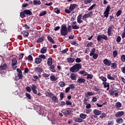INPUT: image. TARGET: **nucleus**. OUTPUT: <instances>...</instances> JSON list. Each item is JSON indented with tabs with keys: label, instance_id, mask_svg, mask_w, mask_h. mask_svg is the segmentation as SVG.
I'll return each instance as SVG.
<instances>
[{
	"label": "nucleus",
	"instance_id": "f257e3e1",
	"mask_svg": "<svg viewBox=\"0 0 125 125\" xmlns=\"http://www.w3.org/2000/svg\"><path fill=\"white\" fill-rule=\"evenodd\" d=\"M82 68V64L76 63L75 65L70 68V71L72 73H76L78 72Z\"/></svg>",
	"mask_w": 125,
	"mask_h": 125
},
{
	"label": "nucleus",
	"instance_id": "f03ea898",
	"mask_svg": "<svg viewBox=\"0 0 125 125\" xmlns=\"http://www.w3.org/2000/svg\"><path fill=\"white\" fill-rule=\"evenodd\" d=\"M68 29L66 27V24H62L61 30V34L62 36H65L68 34Z\"/></svg>",
	"mask_w": 125,
	"mask_h": 125
},
{
	"label": "nucleus",
	"instance_id": "7ed1b4c3",
	"mask_svg": "<svg viewBox=\"0 0 125 125\" xmlns=\"http://www.w3.org/2000/svg\"><path fill=\"white\" fill-rule=\"evenodd\" d=\"M93 11H91L88 13L84 14L83 17H82V20H83V21H86V19L92 17L93 16Z\"/></svg>",
	"mask_w": 125,
	"mask_h": 125
},
{
	"label": "nucleus",
	"instance_id": "20e7f679",
	"mask_svg": "<svg viewBox=\"0 0 125 125\" xmlns=\"http://www.w3.org/2000/svg\"><path fill=\"white\" fill-rule=\"evenodd\" d=\"M102 39L107 41L108 37L104 34H101V35H98V36H97V41H98V42L101 41Z\"/></svg>",
	"mask_w": 125,
	"mask_h": 125
},
{
	"label": "nucleus",
	"instance_id": "39448f33",
	"mask_svg": "<svg viewBox=\"0 0 125 125\" xmlns=\"http://www.w3.org/2000/svg\"><path fill=\"white\" fill-rule=\"evenodd\" d=\"M110 9L111 8L110 7V5H108L107 6H106V8H105V11H104V17H106V18H108Z\"/></svg>",
	"mask_w": 125,
	"mask_h": 125
},
{
	"label": "nucleus",
	"instance_id": "423d86ee",
	"mask_svg": "<svg viewBox=\"0 0 125 125\" xmlns=\"http://www.w3.org/2000/svg\"><path fill=\"white\" fill-rule=\"evenodd\" d=\"M118 92V89L114 87H113L112 89L108 90V92H109V94H110V95H113L115 92Z\"/></svg>",
	"mask_w": 125,
	"mask_h": 125
},
{
	"label": "nucleus",
	"instance_id": "0eeeda50",
	"mask_svg": "<svg viewBox=\"0 0 125 125\" xmlns=\"http://www.w3.org/2000/svg\"><path fill=\"white\" fill-rule=\"evenodd\" d=\"M34 71L36 72H38L39 74H41L43 72V69L41 67H37L34 68Z\"/></svg>",
	"mask_w": 125,
	"mask_h": 125
},
{
	"label": "nucleus",
	"instance_id": "6e6552de",
	"mask_svg": "<svg viewBox=\"0 0 125 125\" xmlns=\"http://www.w3.org/2000/svg\"><path fill=\"white\" fill-rule=\"evenodd\" d=\"M77 6H78V5L76 3L71 4L69 9L71 12H72V11H74V10L75 9V8L77 7Z\"/></svg>",
	"mask_w": 125,
	"mask_h": 125
},
{
	"label": "nucleus",
	"instance_id": "1a4fd4ad",
	"mask_svg": "<svg viewBox=\"0 0 125 125\" xmlns=\"http://www.w3.org/2000/svg\"><path fill=\"white\" fill-rule=\"evenodd\" d=\"M37 110H38V112L42 115H43L44 114V111L42 109L41 106H38L37 107Z\"/></svg>",
	"mask_w": 125,
	"mask_h": 125
},
{
	"label": "nucleus",
	"instance_id": "9d476101",
	"mask_svg": "<svg viewBox=\"0 0 125 125\" xmlns=\"http://www.w3.org/2000/svg\"><path fill=\"white\" fill-rule=\"evenodd\" d=\"M111 61H108L107 59H104V64L105 65L109 66L111 65Z\"/></svg>",
	"mask_w": 125,
	"mask_h": 125
},
{
	"label": "nucleus",
	"instance_id": "9b49d317",
	"mask_svg": "<svg viewBox=\"0 0 125 125\" xmlns=\"http://www.w3.org/2000/svg\"><path fill=\"white\" fill-rule=\"evenodd\" d=\"M93 90L94 91L97 92L98 93H101V90L99 86H94V87L93 88Z\"/></svg>",
	"mask_w": 125,
	"mask_h": 125
},
{
	"label": "nucleus",
	"instance_id": "f8f14e48",
	"mask_svg": "<svg viewBox=\"0 0 125 125\" xmlns=\"http://www.w3.org/2000/svg\"><path fill=\"white\" fill-rule=\"evenodd\" d=\"M124 114H125V113L124 111H119L116 113V114H115V117H120L122 116H123Z\"/></svg>",
	"mask_w": 125,
	"mask_h": 125
},
{
	"label": "nucleus",
	"instance_id": "ddd939ff",
	"mask_svg": "<svg viewBox=\"0 0 125 125\" xmlns=\"http://www.w3.org/2000/svg\"><path fill=\"white\" fill-rule=\"evenodd\" d=\"M45 95L46 97H48V98H52L55 95L54 94H53L52 92H46L45 93Z\"/></svg>",
	"mask_w": 125,
	"mask_h": 125
},
{
	"label": "nucleus",
	"instance_id": "4468645a",
	"mask_svg": "<svg viewBox=\"0 0 125 125\" xmlns=\"http://www.w3.org/2000/svg\"><path fill=\"white\" fill-rule=\"evenodd\" d=\"M101 112H102L101 111H100L98 109H95V110H93V113L97 116L100 115L101 114Z\"/></svg>",
	"mask_w": 125,
	"mask_h": 125
},
{
	"label": "nucleus",
	"instance_id": "2eb2a0df",
	"mask_svg": "<svg viewBox=\"0 0 125 125\" xmlns=\"http://www.w3.org/2000/svg\"><path fill=\"white\" fill-rule=\"evenodd\" d=\"M24 13L25 15H27L28 16H31L32 15V12L29 9H25L24 10Z\"/></svg>",
	"mask_w": 125,
	"mask_h": 125
},
{
	"label": "nucleus",
	"instance_id": "dca6fc26",
	"mask_svg": "<svg viewBox=\"0 0 125 125\" xmlns=\"http://www.w3.org/2000/svg\"><path fill=\"white\" fill-rule=\"evenodd\" d=\"M34 5H40L41 4V1L40 0H34L33 1Z\"/></svg>",
	"mask_w": 125,
	"mask_h": 125
},
{
	"label": "nucleus",
	"instance_id": "f3484780",
	"mask_svg": "<svg viewBox=\"0 0 125 125\" xmlns=\"http://www.w3.org/2000/svg\"><path fill=\"white\" fill-rule=\"evenodd\" d=\"M113 31V28L112 26H109L108 28H107V35L108 36H110L111 35V33Z\"/></svg>",
	"mask_w": 125,
	"mask_h": 125
},
{
	"label": "nucleus",
	"instance_id": "a211bd4d",
	"mask_svg": "<svg viewBox=\"0 0 125 125\" xmlns=\"http://www.w3.org/2000/svg\"><path fill=\"white\" fill-rule=\"evenodd\" d=\"M68 110L63 112L64 115H71L72 114L71 110L70 108H68Z\"/></svg>",
	"mask_w": 125,
	"mask_h": 125
},
{
	"label": "nucleus",
	"instance_id": "6ab92c4d",
	"mask_svg": "<svg viewBox=\"0 0 125 125\" xmlns=\"http://www.w3.org/2000/svg\"><path fill=\"white\" fill-rule=\"evenodd\" d=\"M47 63L48 66L52 65V63H53V59H52V58H51L50 57L49 59H48Z\"/></svg>",
	"mask_w": 125,
	"mask_h": 125
},
{
	"label": "nucleus",
	"instance_id": "aec40b11",
	"mask_svg": "<svg viewBox=\"0 0 125 125\" xmlns=\"http://www.w3.org/2000/svg\"><path fill=\"white\" fill-rule=\"evenodd\" d=\"M47 39L51 43H52V44L55 43V42L54 40H53L52 37H51V36H49V35L47 36Z\"/></svg>",
	"mask_w": 125,
	"mask_h": 125
},
{
	"label": "nucleus",
	"instance_id": "412c9836",
	"mask_svg": "<svg viewBox=\"0 0 125 125\" xmlns=\"http://www.w3.org/2000/svg\"><path fill=\"white\" fill-rule=\"evenodd\" d=\"M42 61V59H40V58H36L35 60V62L36 64H40Z\"/></svg>",
	"mask_w": 125,
	"mask_h": 125
},
{
	"label": "nucleus",
	"instance_id": "4be33fe9",
	"mask_svg": "<svg viewBox=\"0 0 125 125\" xmlns=\"http://www.w3.org/2000/svg\"><path fill=\"white\" fill-rule=\"evenodd\" d=\"M85 80L84 79H82L81 78H79L77 80V82L79 83H84L85 82Z\"/></svg>",
	"mask_w": 125,
	"mask_h": 125
},
{
	"label": "nucleus",
	"instance_id": "5701e85b",
	"mask_svg": "<svg viewBox=\"0 0 125 125\" xmlns=\"http://www.w3.org/2000/svg\"><path fill=\"white\" fill-rule=\"evenodd\" d=\"M21 34L23 35L24 38H27L28 37L29 32H28V31H22Z\"/></svg>",
	"mask_w": 125,
	"mask_h": 125
},
{
	"label": "nucleus",
	"instance_id": "b1692460",
	"mask_svg": "<svg viewBox=\"0 0 125 125\" xmlns=\"http://www.w3.org/2000/svg\"><path fill=\"white\" fill-rule=\"evenodd\" d=\"M7 68V65L6 63H4L3 65H1L0 66V70H5Z\"/></svg>",
	"mask_w": 125,
	"mask_h": 125
},
{
	"label": "nucleus",
	"instance_id": "393cba45",
	"mask_svg": "<svg viewBox=\"0 0 125 125\" xmlns=\"http://www.w3.org/2000/svg\"><path fill=\"white\" fill-rule=\"evenodd\" d=\"M48 66H50V70L51 71H52V72H54V73L56 72L55 67L54 65L51 64V65Z\"/></svg>",
	"mask_w": 125,
	"mask_h": 125
},
{
	"label": "nucleus",
	"instance_id": "a878e982",
	"mask_svg": "<svg viewBox=\"0 0 125 125\" xmlns=\"http://www.w3.org/2000/svg\"><path fill=\"white\" fill-rule=\"evenodd\" d=\"M75 59H73V58H67V62L68 63H73L75 62Z\"/></svg>",
	"mask_w": 125,
	"mask_h": 125
},
{
	"label": "nucleus",
	"instance_id": "bb28decb",
	"mask_svg": "<svg viewBox=\"0 0 125 125\" xmlns=\"http://www.w3.org/2000/svg\"><path fill=\"white\" fill-rule=\"evenodd\" d=\"M47 49L46 47H43L41 50V53L42 54H45L47 52Z\"/></svg>",
	"mask_w": 125,
	"mask_h": 125
},
{
	"label": "nucleus",
	"instance_id": "cd10ccee",
	"mask_svg": "<svg viewBox=\"0 0 125 125\" xmlns=\"http://www.w3.org/2000/svg\"><path fill=\"white\" fill-rule=\"evenodd\" d=\"M52 100L54 101L55 103H58V99L55 95L52 97Z\"/></svg>",
	"mask_w": 125,
	"mask_h": 125
},
{
	"label": "nucleus",
	"instance_id": "c85d7f7f",
	"mask_svg": "<svg viewBox=\"0 0 125 125\" xmlns=\"http://www.w3.org/2000/svg\"><path fill=\"white\" fill-rule=\"evenodd\" d=\"M96 49L95 48H93L91 52H90V56H92L93 55L95 54Z\"/></svg>",
	"mask_w": 125,
	"mask_h": 125
},
{
	"label": "nucleus",
	"instance_id": "c756f323",
	"mask_svg": "<svg viewBox=\"0 0 125 125\" xmlns=\"http://www.w3.org/2000/svg\"><path fill=\"white\" fill-rule=\"evenodd\" d=\"M94 95V94L92 92H86V93H85V96H86L87 97H89L93 96Z\"/></svg>",
	"mask_w": 125,
	"mask_h": 125
},
{
	"label": "nucleus",
	"instance_id": "7c9ffc66",
	"mask_svg": "<svg viewBox=\"0 0 125 125\" xmlns=\"http://www.w3.org/2000/svg\"><path fill=\"white\" fill-rule=\"evenodd\" d=\"M44 37H40V38H38V40H37V42L38 43L42 42L44 41Z\"/></svg>",
	"mask_w": 125,
	"mask_h": 125
},
{
	"label": "nucleus",
	"instance_id": "2f4dec72",
	"mask_svg": "<svg viewBox=\"0 0 125 125\" xmlns=\"http://www.w3.org/2000/svg\"><path fill=\"white\" fill-rule=\"evenodd\" d=\"M110 67L112 68H116L117 67V64L116 62L110 63Z\"/></svg>",
	"mask_w": 125,
	"mask_h": 125
},
{
	"label": "nucleus",
	"instance_id": "473e14b6",
	"mask_svg": "<svg viewBox=\"0 0 125 125\" xmlns=\"http://www.w3.org/2000/svg\"><path fill=\"white\" fill-rule=\"evenodd\" d=\"M79 74H82L83 75V76H87V72H86L84 70H83V71H81L80 72H79Z\"/></svg>",
	"mask_w": 125,
	"mask_h": 125
},
{
	"label": "nucleus",
	"instance_id": "72a5a7b5",
	"mask_svg": "<svg viewBox=\"0 0 125 125\" xmlns=\"http://www.w3.org/2000/svg\"><path fill=\"white\" fill-rule=\"evenodd\" d=\"M58 79V78H56L54 75H52L50 76V80L51 81H56Z\"/></svg>",
	"mask_w": 125,
	"mask_h": 125
},
{
	"label": "nucleus",
	"instance_id": "f704fd0d",
	"mask_svg": "<svg viewBox=\"0 0 125 125\" xmlns=\"http://www.w3.org/2000/svg\"><path fill=\"white\" fill-rule=\"evenodd\" d=\"M70 78L74 81V80H76V76L75 75V74L74 73H72L71 75H70Z\"/></svg>",
	"mask_w": 125,
	"mask_h": 125
},
{
	"label": "nucleus",
	"instance_id": "c9c22d12",
	"mask_svg": "<svg viewBox=\"0 0 125 125\" xmlns=\"http://www.w3.org/2000/svg\"><path fill=\"white\" fill-rule=\"evenodd\" d=\"M122 104L119 102H118L115 104V106H116V108H121L122 107Z\"/></svg>",
	"mask_w": 125,
	"mask_h": 125
},
{
	"label": "nucleus",
	"instance_id": "e433bc0d",
	"mask_svg": "<svg viewBox=\"0 0 125 125\" xmlns=\"http://www.w3.org/2000/svg\"><path fill=\"white\" fill-rule=\"evenodd\" d=\"M59 85L61 87H63L65 86V83L64 82H60L59 83Z\"/></svg>",
	"mask_w": 125,
	"mask_h": 125
},
{
	"label": "nucleus",
	"instance_id": "4c0bfd02",
	"mask_svg": "<svg viewBox=\"0 0 125 125\" xmlns=\"http://www.w3.org/2000/svg\"><path fill=\"white\" fill-rule=\"evenodd\" d=\"M17 61L16 59H13L12 61V66L16 65L17 64Z\"/></svg>",
	"mask_w": 125,
	"mask_h": 125
},
{
	"label": "nucleus",
	"instance_id": "58836bf2",
	"mask_svg": "<svg viewBox=\"0 0 125 125\" xmlns=\"http://www.w3.org/2000/svg\"><path fill=\"white\" fill-rule=\"evenodd\" d=\"M54 12L57 14H59L61 12V10L58 7H56L54 9Z\"/></svg>",
	"mask_w": 125,
	"mask_h": 125
},
{
	"label": "nucleus",
	"instance_id": "ea45409f",
	"mask_svg": "<svg viewBox=\"0 0 125 125\" xmlns=\"http://www.w3.org/2000/svg\"><path fill=\"white\" fill-rule=\"evenodd\" d=\"M112 55H113V58H116L118 55V52L117 50H114L113 52H112Z\"/></svg>",
	"mask_w": 125,
	"mask_h": 125
},
{
	"label": "nucleus",
	"instance_id": "a19ab883",
	"mask_svg": "<svg viewBox=\"0 0 125 125\" xmlns=\"http://www.w3.org/2000/svg\"><path fill=\"white\" fill-rule=\"evenodd\" d=\"M116 123L118 124H122L123 123V119L122 118H119L116 119Z\"/></svg>",
	"mask_w": 125,
	"mask_h": 125
},
{
	"label": "nucleus",
	"instance_id": "79ce46f5",
	"mask_svg": "<svg viewBox=\"0 0 125 125\" xmlns=\"http://www.w3.org/2000/svg\"><path fill=\"white\" fill-rule=\"evenodd\" d=\"M86 117H87V115L83 114V113H82L80 115V117L83 119H86Z\"/></svg>",
	"mask_w": 125,
	"mask_h": 125
},
{
	"label": "nucleus",
	"instance_id": "37998d69",
	"mask_svg": "<svg viewBox=\"0 0 125 125\" xmlns=\"http://www.w3.org/2000/svg\"><path fill=\"white\" fill-rule=\"evenodd\" d=\"M75 121L76 122H78V123H82L83 122V120L80 118H76L75 119Z\"/></svg>",
	"mask_w": 125,
	"mask_h": 125
},
{
	"label": "nucleus",
	"instance_id": "c03bdc74",
	"mask_svg": "<svg viewBox=\"0 0 125 125\" xmlns=\"http://www.w3.org/2000/svg\"><path fill=\"white\" fill-rule=\"evenodd\" d=\"M93 0H84V4H85V5L88 4L90 3Z\"/></svg>",
	"mask_w": 125,
	"mask_h": 125
},
{
	"label": "nucleus",
	"instance_id": "a18cd8bd",
	"mask_svg": "<svg viewBox=\"0 0 125 125\" xmlns=\"http://www.w3.org/2000/svg\"><path fill=\"white\" fill-rule=\"evenodd\" d=\"M103 84L104 85V88H106L107 87H108L109 86H110L109 83H107V82L103 83Z\"/></svg>",
	"mask_w": 125,
	"mask_h": 125
},
{
	"label": "nucleus",
	"instance_id": "49530a36",
	"mask_svg": "<svg viewBox=\"0 0 125 125\" xmlns=\"http://www.w3.org/2000/svg\"><path fill=\"white\" fill-rule=\"evenodd\" d=\"M25 15L26 14L24 13V11L20 13V16L21 18H24L25 17Z\"/></svg>",
	"mask_w": 125,
	"mask_h": 125
},
{
	"label": "nucleus",
	"instance_id": "de8ad7c7",
	"mask_svg": "<svg viewBox=\"0 0 125 125\" xmlns=\"http://www.w3.org/2000/svg\"><path fill=\"white\" fill-rule=\"evenodd\" d=\"M107 79H108V80L115 81V78L113 77H111V75L110 74H107Z\"/></svg>",
	"mask_w": 125,
	"mask_h": 125
},
{
	"label": "nucleus",
	"instance_id": "09e8293b",
	"mask_svg": "<svg viewBox=\"0 0 125 125\" xmlns=\"http://www.w3.org/2000/svg\"><path fill=\"white\" fill-rule=\"evenodd\" d=\"M72 28L73 29L78 30L80 29V26H78L77 24H75L74 25H72Z\"/></svg>",
	"mask_w": 125,
	"mask_h": 125
},
{
	"label": "nucleus",
	"instance_id": "8fccbe9b",
	"mask_svg": "<svg viewBox=\"0 0 125 125\" xmlns=\"http://www.w3.org/2000/svg\"><path fill=\"white\" fill-rule=\"evenodd\" d=\"M122 13V11L121 10H118L117 11V12H116V17H119Z\"/></svg>",
	"mask_w": 125,
	"mask_h": 125
},
{
	"label": "nucleus",
	"instance_id": "3c124183",
	"mask_svg": "<svg viewBox=\"0 0 125 125\" xmlns=\"http://www.w3.org/2000/svg\"><path fill=\"white\" fill-rule=\"evenodd\" d=\"M100 115L101 116H100V118H101V119H104L106 116V115L105 113H102V112H101V114Z\"/></svg>",
	"mask_w": 125,
	"mask_h": 125
},
{
	"label": "nucleus",
	"instance_id": "603ef678",
	"mask_svg": "<svg viewBox=\"0 0 125 125\" xmlns=\"http://www.w3.org/2000/svg\"><path fill=\"white\" fill-rule=\"evenodd\" d=\"M96 6V4H93L92 5V6H90L89 8H88V11H91L93 9L94 7H95Z\"/></svg>",
	"mask_w": 125,
	"mask_h": 125
},
{
	"label": "nucleus",
	"instance_id": "864d4df0",
	"mask_svg": "<svg viewBox=\"0 0 125 125\" xmlns=\"http://www.w3.org/2000/svg\"><path fill=\"white\" fill-rule=\"evenodd\" d=\"M18 76L19 77V80L21 79L22 80L23 78V75H22V73H18Z\"/></svg>",
	"mask_w": 125,
	"mask_h": 125
},
{
	"label": "nucleus",
	"instance_id": "5fc2aeb1",
	"mask_svg": "<svg viewBox=\"0 0 125 125\" xmlns=\"http://www.w3.org/2000/svg\"><path fill=\"white\" fill-rule=\"evenodd\" d=\"M93 78V75L90 74H87V79H92Z\"/></svg>",
	"mask_w": 125,
	"mask_h": 125
},
{
	"label": "nucleus",
	"instance_id": "6e6d98bb",
	"mask_svg": "<svg viewBox=\"0 0 125 125\" xmlns=\"http://www.w3.org/2000/svg\"><path fill=\"white\" fill-rule=\"evenodd\" d=\"M72 25H68L67 30L68 32L71 33L72 32Z\"/></svg>",
	"mask_w": 125,
	"mask_h": 125
},
{
	"label": "nucleus",
	"instance_id": "4d7b16f0",
	"mask_svg": "<svg viewBox=\"0 0 125 125\" xmlns=\"http://www.w3.org/2000/svg\"><path fill=\"white\" fill-rule=\"evenodd\" d=\"M38 79L39 77L38 76H34L32 80L34 81V82H36Z\"/></svg>",
	"mask_w": 125,
	"mask_h": 125
},
{
	"label": "nucleus",
	"instance_id": "13d9d810",
	"mask_svg": "<svg viewBox=\"0 0 125 125\" xmlns=\"http://www.w3.org/2000/svg\"><path fill=\"white\" fill-rule=\"evenodd\" d=\"M47 14V11H44L42 12H41L40 14V17H42V16H43L44 15H45L46 14Z\"/></svg>",
	"mask_w": 125,
	"mask_h": 125
},
{
	"label": "nucleus",
	"instance_id": "bf43d9fd",
	"mask_svg": "<svg viewBox=\"0 0 125 125\" xmlns=\"http://www.w3.org/2000/svg\"><path fill=\"white\" fill-rule=\"evenodd\" d=\"M121 61L123 62H125V55H122Z\"/></svg>",
	"mask_w": 125,
	"mask_h": 125
},
{
	"label": "nucleus",
	"instance_id": "052dcab7",
	"mask_svg": "<svg viewBox=\"0 0 125 125\" xmlns=\"http://www.w3.org/2000/svg\"><path fill=\"white\" fill-rule=\"evenodd\" d=\"M39 58H40V59H46V57L45 55H42V54L40 55L39 56Z\"/></svg>",
	"mask_w": 125,
	"mask_h": 125
},
{
	"label": "nucleus",
	"instance_id": "680f3d73",
	"mask_svg": "<svg viewBox=\"0 0 125 125\" xmlns=\"http://www.w3.org/2000/svg\"><path fill=\"white\" fill-rule=\"evenodd\" d=\"M60 98H61V100L62 101L63 100V99L64 98V93L62 92L61 94H60Z\"/></svg>",
	"mask_w": 125,
	"mask_h": 125
},
{
	"label": "nucleus",
	"instance_id": "e2e57ef3",
	"mask_svg": "<svg viewBox=\"0 0 125 125\" xmlns=\"http://www.w3.org/2000/svg\"><path fill=\"white\" fill-rule=\"evenodd\" d=\"M25 95L28 100H31L32 98H31V96L30 94H29L28 93H26Z\"/></svg>",
	"mask_w": 125,
	"mask_h": 125
},
{
	"label": "nucleus",
	"instance_id": "0e129e2a",
	"mask_svg": "<svg viewBox=\"0 0 125 125\" xmlns=\"http://www.w3.org/2000/svg\"><path fill=\"white\" fill-rule=\"evenodd\" d=\"M31 88L32 91H33V90H35V89H37V87L35 84H33L32 85V86L31 87Z\"/></svg>",
	"mask_w": 125,
	"mask_h": 125
},
{
	"label": "nucleus",
	"instance_id": "69168bd1",
	"mask_svg": "<svg viewBox=\"0 0 125 125\" xmlns=\"http://www.w3.org/2000/svg\"><path fill=\"white\" fill-rule=\"evenodd\" d=\"M66 104L67 105V106L69 105V106H71L72 105V104L71 102L69 101H66Z\"/></svg>",
	"mask_w": 125,
	"mask_h": 125
},
{
	"label": "nucleus",
	"instance_id": "338daca9",
	"mask_svg": "<svg viewBox=\"0 0 125 125\" xmlns=\"http://www.w3.org/2000/svg\"><path fill=\"white\" fill-rule=\"evenodd\" d=\"M93 59L96 60L98 58V55L97 54H94L93 55Z\"/></svg>",
	"mask_w": 125,
	"mask_h": 125
},
{
	"label": "nucleus",
	"instance_id": "774afa93",
	"mask_svg": "<svg viewBox=\"0 0 125 125\" xmlns=\"http://www.w3.org/2000/svg\"><path fill=\"white\" fill-rule=\"evenodd\" d=\"M69 87H70V89H73V90L75 88V86H74V85L73 84L69 85Z\"/></svg>",
	"mask_w": 125,
	"mask_h": 125
}]
</instances>
